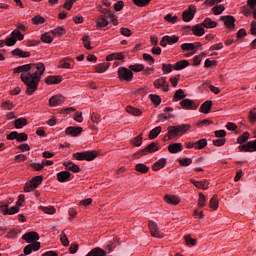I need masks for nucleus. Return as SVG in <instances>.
<instances>
[{
    "mask_svg": "<svg viewBox=\"0 0 256 256\" xmlns=\"http://www.w3.org/2000/svg\"><path fill=\"white\" fill-rule=\"evenodd\" d=\"M248 119L252 125H255L256 123V108H253L248 115Z\"/></svg>",
    "mask_w": 256,
    "mask_h": 256,
    "instance_id": "nucleus-48",
    "label": "nucleus"
},
{
    "mask_svg": "<svg viewBox=\"0 0 256 256\" xmlns=\"http://www.w3.org/2000/svg\"><path fill=\"white\" fill-rule=\"evenodd\" d=\"M165 40H166V43H168V45H173L174 43H177V41H179V37L175 35L173 36L166 35Z\"/></svg>",
    "mask_w": 256,
    "mask_h": 256,
    "instance_id": "nucleus-43",
    "label": "nucleus"
},
{
    "mask_svg": "<svg viewBox=\"0 0 256 256\" xmlns=\"http://www.w3.org/2000/svg\"><path fill=\"white\" fill-rule=\"evenodd\" d=\"M186 67H189V62L187 60L178 61L174 65L175 71H181L182 69H185Z\"/></svg>",
    "mask_w": 256,
    "mask_h": 256,
    "instance_id": "nucleus-32",
    "label": "nucleus"
},
{
    "mask_svg": "<svg viewBox=\"0 0 256 256\" xmlns=\"http://www.w3.org/2000/svg\"><path fill=\"white\" fill-rule=\"evenodd\" d=\"M34 25H41L42 23H45V18L42 16H36L32 19Z\"/></svg>",
    "mask_w": 256,
    "mask_h": 256,
    "instance_id": "nucleus-61",
    "label": "nucleus"
},
{
    "mask_svg": "<svg viewBox=\"0 0 256 256\" xmlns=\"http://www.w3.org/2000/svg\"><path fill=\"white\" fill-rule=\"evenodd\" d=\"M143 59L149 65H153V63H155V59L153 58V56H151V54H147V53L143 54Z\"/></svg>",
    "mask_w": 256,
    "mask_h": 256,
    "instance_id": "nucleus-55",
    "label": "nucleus"
},
{
    "mask_svg": "<svg viewBox=\"0 0 256 256\" xmlns=\"http://www.w3.org/2000/svg\"><path fill=\"white\" fill-rule=\"evenodd\" d=\"M22 239L26 241V243H31L24 248V255H31L33 251H39L41 249V243L39 241V234L35 231H31L25 233L22 236Z\"/></svg>",
    "mask_w": 256,
    "mask_h": 256,
    "instance_id": "nucleus-2",
    "label": "nucleus"
},
{
    "mask_svg": "<svg viewBox=\"0 0 256 256\" xmlns=\"http://www.w3.org/2000/svg\"><path fill=\"white\" fill-rule=\"evenodd\" d=\"M69 177H71V173L69 171H62L57 174L59 183H66V181H69Z\"/></svg>",
    "mask_w": 256,
    "mask_h": 256,
    "instance_id": "nucleus-22",
    "label": "nucleus"
},
{
    "mask_svg": "<svg viewBox=\"0 0 256 256\" xmlns=\"http://www.w3.org/2000/svg\"><path fill=\"white\" fill-rule=\"evenodd\" d=\"M132 144H133L135 147H141V145L143 144V134H139L137 137H135V138L132 140Z\"/></svg>",
    "mask_w": 256,
    "mask_h": 256,
    "instance_id": "nucleus-39",
    "label": "nucleus"
},
{
    "mask_svg": "<svg viewBox=\"0 0 256 256\" xmlns=\"http://www.w3.org/2000/svg\"><path fill=\"white\" fill-rule=\"evenodd\" d=\"M52 35H63L65 33V28L63 27H57L54 30L51 31Z\"/></svg>",
    "mask_w": 256,
    "mask_h": 256,
    "instance_id": "nucleus-62",
    "label": "nucleus"
},
{
    "mask_svg": "<svg viewBox=\"0 0 256 256\" xmlns=\"http://www.w3.org/2000/svg\"><path fill=\"white\" fill-rule=\"evenodd\" d=\"M98 11H99V13H102V15L100 17H104L106 19H111V22L113 23V25H119V23L117 22V16H115V14L111 13V10L99 6Z\"/></svg>",
    "mask_w": 256,
    "mask_h": 256,
    "instance_id": "nucleus-7",
    "label": "nucleus"
},
{
    "mask_svg": "<svg viewBox=\"0 0 256 256\" xmlns=\"http://www.w3.org/2000/svg\"><path fill=\"white\" fill-rule=\"evenodd\" d=\"M14 73H22L21 81L27 86L26 94L33 95L39 87L41 75L45 73V64L39 62L36 64H26L13 69Z\"/></svg>",
    "mask_w": 256,
    "mask_h": 256,
    "instance_id": "nucleus-1",
    "label": "nucleus"
},
{
    "mask_svg": "<svg viewBox=\"0 0 256 256\" xmlns=\"http://www.w3.org/2000/svg\"><path fill=\"white\" fill-rule=\"evenodd\" d=\"M133 2L137 7H145L146 5H149L151 0H133Z\"/></svg>",
    "mask_w": 256,
    "mask_h": 256,
    "instance_id": "nucleus-57",
    "label": "nucleus"
},
{
    "mask_svg": "<svg viewBox=\"0 0 256 256\" xmlns=\"http://www.w3.org/2000/svg\"><path fill=\"white\" fill-rule=\"evenodd\" d=\"M250 33L251 35L256 36V21L253 20L250 24Z\"/></svg>",
    "mask_w": 256,
    "mask_h": 256,
    "instance_id": "nucleus-64",
    "label": "nucleus"
},
{
    "mask_svg": "<svg viewBox=\"0 0 256 256\" xmlns=\"http://www.w3.org/2000/svg\"><path fill=\"white\" fill-rule=\"evenodd\" d=\"M126 111H127V113H130V115H135L136 117L141 115V113H142L141 110L134 108L132 106H128L126 108Z\"/></svg>",
    "mask_w": 256,
    "mask_h": 256,
    "instance_id": "nucleus-42",
    "label": "nucleus"
},
{
    "mask_svg": "<svg viewBox=\"0 0 256 256\" xmlns=\"http://www.w3.org/2000/svg\"><path fill=\"white\" fill-rule=\"evenodd\" d=\"M96 23L99 29H103L107 27V25H109V21L107 20V18H104L103 16H99L98 19L96 20Z\"/></svg>",
    "mask_w": 256,
    "mask_h": 256,
    "instance_id": "nucleus-31",
    "label": "nucleus"
},
{
    "mask_svg": "<svg viewBox=\"0 0 256 256\" xmlns=\"http://www.w3.org/2000/svg\"><path fill=\"white\" fill-rule=\"evenodd\" d=\"M165 165H167V159L161 158L153 164L152 169L153 171H159L160 169H163Z\"/></svg>",
    "mask_w": 256,
    "mask_h": 256,
    "instance_id": "nucleus-26",
    "label": "nucleus"
},
{
    "mask_svg": "<svg viewBox=\"0 0 256 256\" xmlns=\"http://www.w3.org/2000/svg\"><path fill=\"white\" fill-rule=\"evenodd\" d=\"M155 151H159V147L157 146V143L151 142L146 148L140 150L135 155H141V157H143V155L148 153H155Z\"/></svg>",
    "mask_w": 256,
    "mask_h": 256,
    "instance_id": "nucleus-11",
    "label": "nucleus"
},
{
    "mask_svg": "<svg viewBox=\"0 0 256 256\" xmlns=\"http://www.w3.org/2000/svg\"><path fill=\"white\" fill-rule=\"evenodd\" d=\"M184 97H185V92H183L182 89L177 90L174 94V99H184Z\"/></svg>",
    "mask_w": 256,
    "mask_h": 256,
    "instance_id": "nucleus-63",
    "label": "nucleus"
},
{
    "mask_svg": "<svg viewBox=\"0 0 256 256\" xmlns=\"http://www.w3.org/2000/svg\"><path fill=\"white\" fill-rule=\"evenodd\" d=\"M180 165H182V167H189V165H191V163H193V160L191 158H183L178 160Z\"/></svg>",
    "mask_w": 256,
    "mask_h": 256,
    "instance_id": "nucleus-52",
    "label": "nucleus"
},
{
    "mask_svg": "<svg viewBox=\"0 0 256 256\" xmlns=\"http://www.w3.org/2000/svg\"><path fill=\"white\" fill-rule=\"evenodd\" d=\"M161 133V126H157L154 129H152L149 133V139H157L159 137V134Z\"/></svg>",
    "mask_w": 256,
    "mask_h": 256,
    "instance_id": "nucleus-35",
    "label": "nucleus"
},
{
    "mask_svg": "<svg viewBox=\"0 0 256 256\" xmlns=\"http://www.w3.org/2000/svg\"><path fill=\"white\" fill-rule=\"evenodd\" d=\"M168 151L170 153H181L183 151V144L181 143H172L168 146Z\"/></svg>",
    "mask_w": 256,
    "mask_h": 256,
    "instance_id": "nucleus-19",
    "label": "nucleus"
},
{
    "mask_svg": "<svg viewBox=\"0 0 256 256\" xmlns=\"http://www.w3.org/2000/svg\"><path fill=\"white\" fill-rule=\"evenodd\" d=\"M202 25L205 29H215V27H217V22L213 21L211 18H205Z\"/></svg>",
    "mask_w": 256,
    "mask_h": 256,
    "instance_id": "nucleus-29",
    "label": "nucleus"
},
{
    "mask_svg": "<svg viewBox=\"0 0 256 256\" xmlns=\"http://www.w3.org/2000/svg\"><path fill=\"white\" fill-rule=\"evenodd\" d=\"M65 133H66V135H71V137H79V135H81V133H83V128L70 126V127L66 128Z\"/></svg>",
    "mask_w": 256,
    "mask_h": 256,
    "instance_id": "nucleus-15",
    "label": "nucleus"
},
{
    "mask_svg": "<svg viewBox=\"0 0 256 256\" xmlns=\"http://www.w3.org/2000/svg\"><path fill=\"white\" fill-rule=\"evenodd\" d=\"M135 169L138 173H149V167L143 163L136 164Z\"/></svg>",
    "mask_w": 256,
    "mask_h": 256,
    "instance_id": "nucleus-36",
    "label": "nucleus"
},
{
    "mask_svg": "<svg viewBox=\"0 0 256 256\" xmlns=\"http://www.w3.org/2000/svg\"><path fill=\"white\" fill-rule=\"evenodd\" d=\"M0 209L4 215H15V213H19V207L17 205L9 208V204H2Z\"/></svg>",
    "mask_w": 256,
    "mask_h": 256,
    "instance_id": "nucleus-13",
    "label": "nucleus"
},
{
    "mask_svg": "<svg viewBox=\"0 0 256 256\" xmlns=\"http://www.w3.org/2000/svg\"><path fill=\"white\" fill-rule=\"evenodd\" d=\"M184 239L186 245H188L189 247H195L197 245V240L191 238V236H185Z\"/></svg>",
    "mask_w": 256,
    "mask_h": 256,
    "instance_id": "nucleus-47",
    "label": "nucleus"
},
{
    "mask_svg": "<svg viewBox=\"0 0 256 256\" xmlns=\"http://www.w3.org/2000/svg\"><path fill=\"white\" fill-rule=\"evenodd\" d=\"M182 51H195V44L193 43H184L181 45Z\"/></svg>",
    "mask_w": 256,
    "mask_h": 256,
    "instance_id": "nucleus-45",
    "label": "nucleus"
},
{
    "mask_svg": "<svg viewBox=\"0 0 256 256\" xmlns=\"http://www.w3.org/2000/svg\"><path fill=\"white\" fill-rule=\"evenodd\" d=\"M154 87H156V89H163V91H165L167 93V91H169V84H167V80L165 78H160L154 81Z\"/></svg>",
    "mask_w": 256,
    "mask_h": 256,
    "instance_id": "nucleus-16",
    "label": "nucleus"
},
{
    "mask_svg": "<svg viewBox=\"0 0 256 256\" xmlns=\"http://www.w3.org/2000/svg\"><path fill=\"white\" fill-rule=\"evenodd\" d=\"M207 201V198H205V195L203 193L199 194V199H198V206L203 208L205 207V202Z\"/></svg>",
    "mask_w": 256,
    "mask_h": 256,
    "instance_id": "nucleus-59",
    "label": "nucleus"
},
{
    "mask_svg": "<svg viewBox=\"0 0 256 256\" xmlns=\"http://www.w3.org/2000/svg\"><path fill=\"white\" fill-rule=\"evenodd\" d=\"M4 41L7 47H13V45L17 43V39L15 38L14 35H11L10 37L6 38V40Z\"/></svg>",
    "mask_w": 256,
    "mask_h": 256,
    "instance_id": "nucleus-41",
    "label": "nucleus"
},
{
    "mask_svg": "<svg viewBox=\"0 0 256 256\" xmlns=\"http://www.w3.org/2000/svg\"><path fill=\"white\" fill-rule=\"evenodd\" d=\"M27 125V119L26 118H18L14 120V127L15 129H23Z\"/></svg>",
    "mask_w": 256,
    "mask_h": 256,
    "instance_id": "nucleus-30",
    "label": "nucleus"
},
{
    "mask_svg": "<svg viewBox=\"0 0 256 256\" xmlns=\"http://www.w3.org/2000/svg\"><path fill=\"white\" fill-rule=\"evenodd\" d=\"M71 59L65 58L64 60L60 61V68L61 69H71V63H69Z\"/></svg>",
    "mask_w": 256,
    "mask_h": 256,
    "instance_id": "nucleus-46",
    "label": "nucleus"
},
{
    "mask_svg": "<svg viewBox=\"0 0 256 256\" xmlns=\"http://www.w3.org/2000/svg\"><path fill=\"white\" fill-rule=\"evenodd\" d=\"M238 149L246 153H253L256 151V140L248 141L246 144L240 145Z\"/></svg>",
    "mask_w": 256,
    "mask_h": 256,
    "instance_id": "nucleus-10",
    "label": "nucleus"
},
{
    "mask_svg": "<svg viewBox=\"0 0 256 256\" xmlns=\"http://www.w3.org/2000/svg\"><path fill=\"white\" fill-rule=\"evenodd\" d=\"M41 211H43L47 215H54L56 210L53 206H48V207L42 206Z\"/></svg>",
    "mask_w": 256,
    "mask_h": 256,
    "instance_id": "nucleus-51",
    "label": "nucleus"
},
{
    "mask_svg": "<svg viewBox=\"0 0 256 256\" xmlns=\"http://www.w3.org/2000/svg\"><path fill=\"white\" fill-rule=\"evenodd\" d=\"M166 203H169L170 205H179L180 203V199L179 197L175 196V195H166L164 197Z\"/></svg>",
    "mask_w": 256,
    "mask_h": 256,
    "instance_id": "nucleus-28",
    "label": "nucleus"
},
{
    "mask_svg": "<svg viewBox=\"0 0 256 256\" xmlns=\"http://www.w3.org/2000/svg\"><path fill=\"white\" fill-rule=\"evenodd\" d=\"M195 13H196L195 5H190V6L188 7V9H186V10L182 13V19H183V21H185L186 23H189V21H193V17H195Z\"/></svg>",
    "mask_w": 256,
    "mask_h": 256,
    "instance_id": "nucleus-8",
    "label": "nucleus"
},
{
    "mask_svg": "<svg viewBox=\"0 0 256 256\" xmlns=\"http://www.w3.org/2000/svg\"><path fill=\"white\" fill-rule=\"evenodd\" d=\"M73 157L78 161H93L97 159V152L95 151L76 152L73 154Z\"/></svg>",
    "mask_w": 256,
    "mask_h": 256,
    "instance_id": "nucleus-4",
    "label": "nucleus"
},
{
    "mask_svg": "<svg viewBox=\"0 0 256 256\" xmlns=\"http://www.w3.org/2000/svg\"><path fill=\"white\" fill-rule=\"evenodd\" d=\"M149 99L156 105V107L161 105V97L159 95L150 94Z\"/></svg>",
    "mask_w": 256,
    "mask_h": 256,
    "instance_id": "nucleus-40",
    "label": "nucleus"
},
{
    "mask_svg": "<svg viewBox=\"0 0 256 256\" xmlns=\"http://www.w3.org/2000/svg\"><path fill=\"white\" fill-rule=\"evenodd\" d=\"M220 19L224 22V25H226L228 29H235V17L221 16Z\"/></svg>",
    "mask_w": 256,
    "mask_h": 256,
    "instance_id": "nucleus-17",
    "label": "nucleus"
},
{
    "mask_svg": "<svg viewBox=\"0 0 256 256\" xmlns=\"http://www.w3.org/2000/svg\"><path fill=\"white\" fill-rule=\"evenodd\" d=\"M210 207L213 209V211H217L219 208V197L217 195H214L210 200Z\"/></svg>",
    "mask_w": 256,
    "mask_h": 256,
    "instance_id": "nucleus-33",
    "label": "nucleus"
},
{
    "mask_svg": "<svg viewBox=\"0 0 256 256\" xmlns=\"http://www.w3.org/2000/svg\"><path fill=\"white\" fill-rule=\"evenodd\" d=\"M211 107H213V102L211 100L205 101L200 106V112L207 114V113H209L211 111Z\"/></svg>",
    "mask_w": 256,
    "mask_h": 256,
    "instance_id": "nucleus-27",
    "label": "nucleus"
},
{
    "mask_svg": "<svg viewBox=\"0 0 256 256\" xmlns=\"http://www.w3.org/2000/svg\"><path fill=\"white\" fill-rule=\"evenodd\" d=\"M41 41H43V43H53V38L49 33H45L41 36Z\"/></svg>",
    "mask_w": 256,
    "mask_h": 256,
    "instance_id": "nucleus-53",
    "label": "nucleus"
},
{
    "mask_svg": "<svg viewBox=\"0 0 256 256\" xmlns=\"http://www.w3.org/2000/svg\"><path fill=\"white\" fill-rule=\"evenodd\" d=\"M165 21H167L168 23H172L175 24L177 23V16H173L172 14H167L165 17H164Z\"/></svg>",
    "mask_w": 256,
    "mask_h": 256,
    "instance_id": "nucleus-54",
    "label": "nucleus"
},
{
    "mask_svg": "<svg viewBox=\"0 0 256 256\" xmlns=\"http://www.w3.org/2000/svg\"><path fill=\"white\" fill-rule=\"evenodd\" d=\"M118 79L130 83V81H133V72L129 68L120 67L118 68Z\"/></svg>",
    "mask_w": 256,
    "mask_h": 256,
    "instance_id": "nucleus-6",
    "label": "nucleus"
},
{
    "mask_svg": "<svg viewBox=\"0 0 256 256\" xmlns=\"http://www.w3.org/2000/svg\"><path fill=\"white\" fill-rule=\"evenodd\" d=\"M11 54L14 55V57H21L23 59H25L27 57H31V53L25 52L19 48L12 50Z\"/></svg>",
    "mask_w": 256,
    "mask_h": 256,
    "instance_id": "nucleus-23",
    "label": "nucleus"
},
{
    "mask_svg": "<svg viewBox=\"0 0 256 256\" xmlns=\"http://www.w3.org/2000/svg\"><path fill=\"white\" fill-rule=\"evenodd\" d=\"M62 79L61 76H48L45 79V83L47 85H58V83H61Z\"/></svg>",
    "mask_w": 256,
    "mask_h": 256,
    "instance_id": "nucleus-25",
    "label": "nucleus"
},
{
    "mask_svg": "<svg viewBox=\"0 0 256 256\" xmlns=\"http://www.w3.org/2000/svg\"><path fill=\"white\" fill-rule=\"evenodd\" d=\"M187 28L191 29L193 35H195L196 37H203V34L205 33V28L202 23L196 24L192 27L187 26Z\"/></svg>",
    "mask_w": 256,
    "mask_h": 256,
    "instance_id": "nucleus-14",
    "label": "nucleus"
},
{
    "mask_svg": "<svg viewBox=\"0 0 256 256\" xmlns=\"http://www.w3.org/2000/svg\"><path fill=\"white\" fill-rule=\"evenodd\" d=\"M180 105L181 107H183V109H188V110H191V109H197V107H199V105L195 104V102H193V100L191 99H183L181 102H180Z\"/></svg>",
    "mask_w": 256,
    "mask_h": 256,
    "instance_id": "nucleus-18",
    "label": "nucleus"
},
{
    "mask_svg": "<svg viewBox=\"0 0 256 256\" xmlns=\"http://www.w3.org/2000/svg\"><path fill=\"white\" fill-rule=\"evenodd\" d=\"M63 165L68 171H72V173H79V171H81V168L71 161L64 162Z\"/></svg>",
    "mask_w": 256,
    "mask_h": 256,
    "instance_id": "nucleus-20",
    "label": "nucleus"
},
{
    "mask_svg": "<svg viewBox=\"0 0 256 256\" xmlns=\"http://www.w3.org/2000/svg\"><path fill=\"white\" fill-rule=\"evenodd\" d=\"M191 183L194 187H197V189H203L204 191H207V189H209L207 180H204V181L191 180Z\"/></svg>",
    "mask_w": 256,
    "mask_h": 256,
    "instance_id": "nucleus-24",
    "label": "nucleus"
},
{
    "mask_svg": "<svg viewBox=\"0 0 256 256\" xmlns=\"http://www.w3.org/2000/svg\"><path fill=\"white\" fill-rule=\"evenodd\" d=\"M171 112H173V108L166 107L164 109L165 114H160L158 117H159V119H163L164 121H167V119H173L175 116L173 114H171Z\"/></svg>",
    "mask_w": 256,
    "mask_h": 256,
    "instance_id": "nucleus-21",
    "label": "nucleus"
},
{
    "mask_svg": "<svg viewBox=\"0 0 256 256\" xmlns=\"http://www.w3.org/2000/svg\"><path fill=\"white\" fill-rule=\"evenodd\" d=\"M27 139H28L27 134L25 132H22V133H18L16 141H18V143H23L27 141Z\"/></svg>",
    "mask_w": 256,
    "mask_h": 256,
    "instance_id": "nucleus-56",
    "label": "nucleus"
},
{
    "mask_svg": "<svg viewBox=\"0 0 256 256\" xmlns=\"http://www.w3.org/2000/svg\"><path fill=\"white\" fill-rule=\"evenodd\" d=\"M60 241L64 245V247H69V239L67 238V235H65V232L61 233Z\"/></svg>",
    "mask_w": 256,
    "mask_h": 256,
    "instance_id": "nucleus-58",
    "label": "nucleus"
},
{
    "mask_svg": "<svg viewBox=\"0 0 256 256\" xmlns=\"http://www.w3.org/2000/svg\"><path fill=\"white\" fill-rule=\"evenodd\" d=\"M148 227L150 229L152 237H156L157 239H163V233H161V230H159V226H157V223L150 221Z\"/></svg>",
    "mask_w": 256,
    "mask_h": 256,
    "instance_id": "nucleus-9",
    "label": "nucleus"
},
{
    "mask_svg": "<svg viewBox=\"0 0 256 256\" xmlns=\"http://www.w3.org/2000/svg\"><path fill=\"white\" fill-rule=\"evenodd\" d=\"M249 139V132H244L242 135H240L237 139V143L240 145H243V143H246V141Z\"/></svg>",
    "mask_w": 256,
    "mask_h": 256,
    "instance_id": "nucleus-44",
    "label": "nucleus"
},
{
    "mask_svg": "<svg viewBox=\"0 0 256 256\" xmlns=\"http://www.w3.org/2000/svg\"><path fill=\"white\" fill-rule=\"evenodd\" d=\"M43 183V176H35L32 180L25 184L24 191L25 193H31V191H35L39 185Z\"/></svg>",
    "mask_w": 256,
    "mask_h": 256,
    "instance_id": "nucleus-5",
    "label": "nucleus"
},
{
    "mask_svg": "<svg viewBox=\"0 0 256 256\" xmlns=\"http://www.w3.org/2000/svg\"><path fill=\"white\" fill-rule=\"evenodd\" d=\"M214 15H221L223 11H225V7L223 5H216L212 8Z\"/></svg>",
    "mask_w": 256,
    "mask_h": 256,
    "instance_id": "nucleus-49",
    "label": "nucleus"
},
{
    "mask_svg": "<svg viewBox=\"0 0 256 256\" xmlns=\"http://www.w3.org/2000/svg\"><path fill=\"white\" fill-rule=\"evenodd\" d=\"M82 41H83V45L85 47V49L91 50V42L89 41V36H84L82 37Z\"/></svg>",
    "mask_w": 256,
    "mask_h": 256,
    "instance_id": "nucleus-60",
    "label": "nucleus"
},
{
    "mask_svg": "<svg viewBox=\"0 0 256 256\" xmlns=\"http://www.w3.org/2000/svg\"><path fill=\"white\" fill-rule=\"evenodd\" d=\"M195 143V149H205V147H207V139L203 138V139H200Z\"/></svg>",
    "mask_w": 256,
    "mask_h": 256,
    "instance_id": "nucleus-38",
    "label": "nucleus"
},
{
    "mask_svg": "<svg viewBox=\"0 0 256 256\" xmlns=\"http://www.w3.org/2000/svg\"><path fill=\"white\" fill-rule=\"evenodd\" d=\"M65 102V97L61 94L54 95L49 99L50 107H59Z\"/></svg>",
    "mask_w": 256,
    "mask_h": 256,
    "instance_id": "nucleus-12",
    "label": "nucleus"
},
{
    "mask_svg": "<svg viewBox=\"0 0 256 256\" xmlns=\"http://www.w3.org/2000/svg\"><path fill=\"white\" fill-rule=\"evenodd\" d=\"M130 71H134V73H139L140 71H144L145 70V66H143L142 64H132L129 66Z\"/></svg>",
    "mask_w": 256,
    "mask_h": 256,
    "instance_id": "nucleus-37",
    "label": "nucleus"
},
{
    "mask_svg": "<svg viewBox=\"0 0 256 256\" xmlns=\"http://www.w3.org/2000/svg\"><path fill=\"white\" fill-rule=\"evenodd\" d=\"M111 64L109 63H101L96 66V73H105L109 69Z\"/></svg>",
    "mask_w": 256,
    "mask_h": 256,
    "instance_id": "nucleus-34",
    "label": "nucleus"
},
{
    "mask_svg": "<svg viewBox=\"0 0 256 256\" xmlns=\"http://www.w3.org/2000/svg\"><path fill=\"white\" fill-rule=\"evenodd\" d=\"M11 35L14 36V38L16 39V41H23V39H25V36H23V34L21 33V31L19 30H14L11 32Z\"/></svg>",
    "mask_w": 256,
    "mask_h": 256,
    "instance_id": "nucleus-50",
    "label": "nucleus"
},
{
    "mask_svg": "<svg viewBox=\"0 0 256 256\" xmlns=\"http://www.w3.org/2000/svg\"><path fill=\"white\" fill-rule=\"evenodd\" d=\"M191 129V125L189 124H179L176 126H168L167 133L165 137L168 139H179V137L186 134L187 131Z\"/></svg>",
    "mask_w": 256,
    "mask_h": 256,
    "instance_id": "nucleus-3",
    "label": "nucleus"
}]
</instances>
